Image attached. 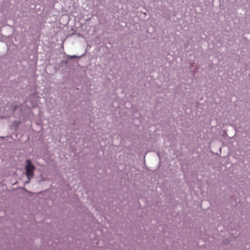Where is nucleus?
I'll use <instances>...</instances> for the list:
<instances>
[{
  "label": "nucleus",
  "mask_w": 250,
  "mask_h": 250,
  "mask_svg": "<svg viewBox=\"0 0 250 250\" xmlns=\"http://www.w3.org/2000/svg\"><path fill=\"white\" fill-rule=\"evenodd\" d=\"M35 169V167L31 161L30 160H26L25 170V175L27 176L28 180L25 182V183H29L31 179L33 177Z\"/></svg>",
  "instance_id": "1"
},
{
  "label": "nucleus",
  "mask_w": 250,
  "mask_h": 250,
  "mask_svg": "<svg viewBox=\"0 0 250 250\" xmlns=\"http://www.w3.org/2000/svg\"><path fill=\"white\" fill-rule=\"evenodd\" d=\"M68 57H69L70 58H76V56H75V55H73V56L68 55Z\"/></svg>",
  "instance_id": "2"
}]
</instances>
